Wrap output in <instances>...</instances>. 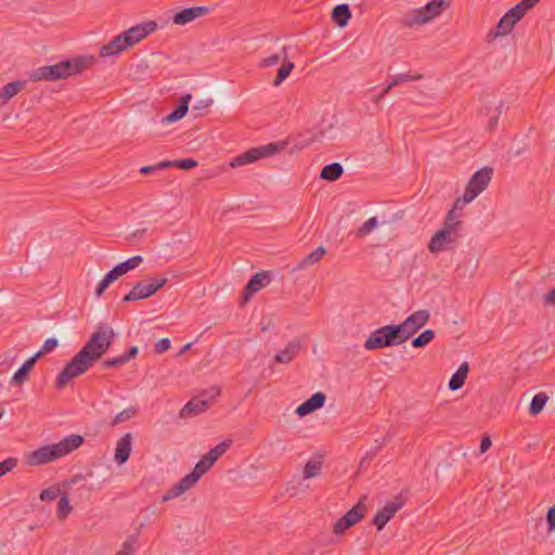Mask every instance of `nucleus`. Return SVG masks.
<instances>
[{
    "label": "nucleus",
    "instance_id": "obj_1",
    "mask_svg": "<svg viewBox=\"0 0 555 555\" xmlns=\"http://www.w3.org/2000/svg\"><path fill=\"white\" fill-rule=\"evenodd\" d=\"M93 61V56L79 55L53 65L41 66L31 72L30 79L33 81H56L65 79L69 76L81 73L83 69L88 68Z\"/></svg>",
    "mask_w": 555,
    "mask_h": 555
},
{
    "label": "nucleus",
    "instance_id": "obj_21",
    "mask_svg": "<svg viewBox=\"0 0 555 555\" xmlns=\"http://www.w3.org/2000/svg\"><path fill=\"white\" fill-rule=\"evenodd\" d=\"M301 349V343L299 339H294L287 344V346L281 350L274 358V362L278 363H289L293 361Z\"/></svg>",
    "mask_w": 555,
    "mask_h": 555
},
{
    "label": "nucleus",
    "instance_id": "obj_51",
    "mask_svg": "<svg viewBox=\"0 0 555 555\" xmlns=\"http://www.w3.org/2000/svg\"><path fill=\"white\" fill-rule=\"evenodd\" d=\"M17 465V460L15 457H8L7 460L0 462V477L11 472Z\"/></svg>",
    "mask_w": 555,
    "mask_h": 555
},
{
    "label": "nucleus",
    "instance_id": "obj_50",
    "mask_svg": "<svg viewBox=\"0 0 555 555\" xmlns=\"http://www.w3.org/2000/svg\"><path fill=\"white\" fill-rule=\"evenodd\" d=\"M387 441V438H383L382 441H378V440H375V446L372 447L365 454V456L362 459V462L361 464H363V462L365 460H372L373 457H375L377 455V453L379 452V450L382 449V447L386 443Z\"/></svg>",
    "mask_w": 555,
    "mask_h": 555
},
{
    "label": "nucleus",
    "instance_id": "obj_64",
    "mask_svg": "<svg viewBox=\"0 0 555 555\" xmlns=\"http://www.w3.org/2000/svg\"><path fill=\"white\" fill-rule=\"evenodd\" d=\"M541 0H521L520 2H522V4L528 9H532L538 2H540Z\"/></svg>",
    "mask_w": 555,
    "mask_h": 555
},
{
    "label": "nucleus",
    "instance_id": "obj_60",
    "mask_svg": "<svg viewBox=\"0 0 555 555\" xmlns=\"http://www.w3.org/2000/svg\"><path fill=\"white\" fill-rule=\"evenodd\" d=\"M83 479H85V476H83V475H81V474H77V475L73 476V477H72V479H70L69 481H66V482L64 483V486H66V487H72V486H74V485L79 483V482H80V481H82Z\"/></svg>",
    "mask_w": 555,
    "mask_h": 555
},
{
    "label": "nucleus",
    "instance_id": "obj_23",
    "mask_svg": "<svg viewBox=\"0 0 555 555\" xmlns=\"http://www.w3.org/2000/svg\"><path fill=\"white\" fill-rule=\"evenodd\" d=\"M26 85L24 80H15L0 89V106H4L13 96L21 92Z\"/></svg>",
    "mask_w": 555,
    "mask_h": 555
},
{
    "label": "nucleus",
    "instance_id": "obj_7",
    "mask_svg": "<svg viewBox=\"0 0 555 555\" xmlns=\"http://www.w3.org/2000/svg\"><path fill=\"white\" fill-rule=\"evenodd\" d=\"M450 7V0H431L426 5L412 10L404 15L408 26L422 25L430 22Z\"/></svg>",
    "mask_w": 555,
    "mask_h": 555
},
{
    "label": "nucleus",
    "instance_id": "obj_62",
    "mask_svg": "<svg viewBox=\"0 0 555 555\" xmlns=\"http://www.w3.org/2000/svg\"><path fill=\"white\" fill-rule=\"evenodd\" d=\"M157 167V170L167 169L169 167L175 166V160H163L160 163L155 164Z\"/></svg>",
    "mask_w": 555,
    "mask_h": 555
},
{
    "label": "nucleus",
    "instance_id": "obj_29",
    "mask_svg": "<svg viewBox=\"0 0 555 555\" xmlns=\"http://www.w3.org/2000/svg\"><path fill=\"white\" fill-rule=\"evenodd\" d=\"M143 262V257L140 255L133 256L127 259L124 262L118 263L114 267V270L117 271L119 276L126 274L127 272L134 270Z\"/></svg>",
    "mask_w": 555,
    "mask_h": 555
},
{
    "label": "nucleus",
    "instance_id": "obj_4",
    "mask_svg": "<svg viewBox=\"0 0 555 555\" xmlns=\"http://www.w3.org/2000/svg\"><path fill=\"white\" fill-rule=\"evenodd\" d=\"M215 463L206 454L196 463L195 467L191 473L185 475L176 485H173L167 493L163 496V501L167 502L171 499L178 498L185 491L191 489L199 478L207 473Z\"/></svg>",
    "mask_w": 555,
    "mask_h": 555
},
{
    "label": "nucleus",
    "instance_id": "obj_44",
    "mask_svg": "<svg viewBox=\"0 0 555 555\" xmlns=\"http://www.w3.org/2000/svg\"><path fill=\"white\" fill-rule=\"evenodd\" d=\"M59 346V340L54 337L48 338L41 349L35 353L40 359L43 354L52 352Z\"/></svg>",
    "mask_w": 555,
    "mask_h": 555
},
{
    "label": "nucleus",
    "instance_id": "obj_31",
    "mask_svg": "<svg viewBox=\"0 0 555 555\" xmlns=\"http://www.w3.org/2000/svg\"><path fill=\"white\" fill-rule=\"evenodd\" d=\"M504 107V102L502 100L499 101V103L495 105L494 108L486 107L485 114L489 116V122H488V129L493 130L499 121V117L502 114Z\"/></svg>",
    "mask_w": 555,
    "mask_h": 555
},
{
    "label": "nucleus",
    "instance_id": "obj_52",
    "mask_svg": "<svg viewBox=\"0 0 555 555\" xmlns=\"http://www.w3.org/2000/svg\"><path fill=\"white\" fill-rule=\"evenodd\" d=\"M197 166V162L193 158H182L175 160V167L182 170H190Z\"/></svg>",
    "mask_w": 555,
    "mask_h": 555
},
{
    "label": "nucleus",
    "instance_id": "obj_46",
    "mask_svg": "<svg viewBox=\"0 0 555 555\" xmlns=\"http://www.w3.org/2000/svg\"><path fill=\"white\" fill-rule=\"evenodd\" d=\"M60 488L59 486H52L47 489H43L40 493V500L41 501H53L60 495Z\"/></svg>",
    "mask_w": 555,
    "mask_h": 555
},
{
    "label": "nucleus",
    "instance_id": "obj_55",
    "mask_svg": "<svg viewBox=\"0 0 555 555\" xmlns=\"http://www.w3.org/2000/svg\"><path fill=\"white\" fill-rule=\"evenodd\" d=\"M351 526H347L345 522H344V517H340L335 524H334V527H333V531L335 534H341L344 533L347 529H349Z\"/></svg>",
    "mask_w": 555,
    "mask_h": 555
},
{
    "label": "nucleus",
    "instance_id": "obj_6",
    "mask_svg": "<svg viewBox=\"0 0 555 555\" xmlns=\"http://www.w3.org/2000/svg\"><path fill=\"white\" fill-rule=\"evenodd\" d=\"M405 340L401 333V328L397 324L382 326L367 337L364 343L366 350L382 349L392 346H399Z\"/></svg>",
    "mask_w": 555,
    "mask_h": 555
},
{
    "label": "nucleus",
    "instance_id": "obj_12",
    "mask_svg": "<svg viewBox=\"0 0 555 555\" xmlns=\"http://www.w3.org/2000/svg\"><path fill=\"white\" fill-rule=\"evenodd\" d=\"M429 312L427 310H418L409 315L402 323L397 324L401 328L403 339L406 341L420 328H422L429 320Z\"/></svg>",
    "mask_w": 555,
    "mask_h": 555
},
{
    "label": "nucleus",
    "instance_id": "obj_54",
    "mask_svg": "<svg viewBox=\"0 0 555 555\" xmlns=\"http://www.w3.org/2000/svg\"><path fill=\"white\" fill-rule=\"evenodd\" d=\"M171 346L170 339L165 337L155 344V353L160 354L167 351Z\"/></svg>",
    "mask_w": 555,
    "mask_h": 555
},
{
    "label": "nucleus",
    "instance_id": "obj_58",
    "mask_svg": "<svg viewBox=\"0 0 555 555\" xmlns=\"http://www.w3.org/2000/svg\"><path fill=\"white\" fill-rule=\"evenodd\" d=\"M544 305L555 306V287L544 296Z\"/></svg>",
    "mask_w": 555,
    "mask_h": 555
},
{
    "label": "nucleus",
    "instance_id": "obj_45",
    "mask_svg": "<svg viewBox=\"0 0 555 555\" xmlns=\"http://www.w3.org/2000/svg\"><path fill=\"white\" fill-rule=\"evenodd\" d=\"M421 78H422V76L418 74H416V75L400 74V75H397L393 78V80L389 83V88H395L396 86H398L402 82L414 81V80H418Z\"/></svg>",
    "mask_w": 555,
    "mask_h": 555
},
{
    "label": "nucleus",
    "instance_id": "obj_5",
    "mask_svg": "<svg viewBox=\"0 0 555 555\" xmlns=\"http://www.w3.org/2000/svg\"><path fill=\"white\" fill-rule=\"evenodd\" d=\"M115 336V332L111 326L100 324L82 349L98 362L107 352L114 343Z\"/></svg>",
    "mask_w": 555,
    "mask_h": 555
},
{
    "label": "nucleus",
    "instance_id": "obj_9",
    "mask_svg": "<svg viewBox=\"0 0 555 555\" xmlns=\"http://www.w3.org/2000/svg\"><path fill=\"white\" fill-rule=\"evenodd\" d=\"M282 149V145L270 143L258 147H253L247 152L236 156L230 165L232 167H240L246 164L254 163L260 158H266L274 155Z\"/></svg>",
    "mask_w": 555,
    "mask_h": 555
},
{
    "label": "nucleus",
    "instance_id": "obj_63",
    "mask_svg": "<svg viewBox=\"0 0 555 555\" xmlns=\"http://www.w3.org/2000/svg\"><path fill=\"white\" fill-rule=\"evenodd\" d=\"M156 170H157L156 165H153V166H144V167H142V168L140 169V172H141L142 175H149V173H152V172H154V171H156Z\"/></svg>",
    "mask_w": 555,
    "mask_h": 555
},
{
    "label": "nucleus",
    "instance_id": "obj_49",
    "mask_svg": "<svg viewBox=\"0 0 555 555\" xmlns=\"http://www.w3.org/2000/svg\"><path fill=\"white\" fill-rule=\"evenodd\" d=\"M463 199H464V194L455 201L452 209L448 214H452L454 216V218L460 219V217L462 216V210H463L464 206L470 203V202H463Z\"/></svg>",
    "mask_w": 555,
    "mask_h": 555
},
{
    "label": "nucleus",
    "instance_id": "obj_56",
    "mask_svg": "<svg viewBox=\"0 0 555 555\" xmlns=\"http://www.w3.org/2000/svg\"><path fill=\"white\" fill-rule=\"evenodd\" d=\"M546 521L548 525V531L555 530V506L548 508L546 514Z\"/></svg>",
    "mask_w": 555,
    "mask_h": 555
},
{
    "label": "nucleus",
    "instance_id": "obj_34",
    "mask_svg": "<svg viewBox=\"0 0 555 555\" xmlns=\"http://www.w3.org/2000/svg\"><path fill=\"white\" fill-rule=\"evenodd\" d=\"M517 22L514 21L513 17H509L508 12L505 13V15L499 21L498 23V31L495 33V36H504L512 31L515 24Z\"/></svg>",
    "mask_w": 555,
    "mask_h": 555
},
{
    "label": "nucleus",
    "instance_id": "obj_16",
    "mask_svg": "<svg viewBox=\"0 0 555 555\" xmlns=\"http://www.w3.org/2000/svg\"><path fill=\"white\" fill-rule=\"evenodd\" d=\"M270 281V275L266 271L256 273L254 276H251L243 291L244 301H248L255 293L267 286Z\"/></svg>",
    "mask_w": 555,
    "mask_h": 555
},
{
    "label": "nucleus",
    "instance_id": "obj_41",
    "mask_svg": "<svg viewBox=\"0 0 555 555\" xmlns=\"http://www.w3.org/2000/svg\"><path fill=\"white\" fill-rule=\"evenodd\" d=\"M137 542H138V534H131L122 543L121 550L118 551L116 553V555H132L134 553Z\"/></svg>",
    "mask_w": 555,
    "mask_h": 555
},
{
    "label": "nucleus",
    "instance_id": "obj_47",
    "mask_svg": "<svg viewBox=\"0 0 555 555\" xmlns=\"http://www.w3.org/2000/svg\"><path fill=\"white\" fill-rule=\"evenodd\" d=\"M529 10L522 4V2L517 3L515 7H513L511 10H508L509 17H513L514 21L518 22L520 21L524 15Z\"/></svg>",
    "mask_w": 555,
    "mask_h": 555
},
{
    "label": "nucleus",
    "instance_id": "obj_53",
    "mask_svg": "<svg viewBox=\"0 0 555 555\" xmlns=\"http://www.w3.org/2000/svg\"><path fill=\"white\" fill-rule=\"evenodd\" d=\"M134 414H135V409H133V408L126 409L115 416V418L113 421V425L126 422L129 418H131Z\"/></svg>",
    "mask_w": 555,
    "mask_h": 555
},
{
    "label": "nucleus",
    "instance_id": "obj_61",
    "mask_svg": "<svg viewBox=\"0 0 555 555\" xmlns=\"http://www.w3.org/2000/svg\"><path fill=\"white\" fill-rule=\"evenodd\" d=\"M491 447V439L489 437L482 438L480 442V453H485Z\"/></svg>",
    "mask_w": 555,
    "mask_h": 555
},
{
    "label": "nucleus",
    "instance_id": "obj_15",
    "mask_svg": "<svg viewBox=\"0 0 555 555\" xmlns=\"http://www.w3.org/2000/svg\"><path fill=\"white\" fill-rule=\"evenodd\" d=\"M209 12L210 8L204 5L186 8L172 16V23L176 25H186L198 17L207 15Z\"/></svg>",
    "mask_w": 555,
    "mask_h": 555
},
{
    "label": "nucleus",
    "instance_id": "obj_28",
    "mask_svg": "<svg viewBox=\"0 0 555 555\" xmlns=\"http://www.w3.org/2000/svg\"><path fill=\"white\" fill-rule=\"evenodd\" d=\"M344 172V168L339 163H332L325 165L320 173V178L326 181H336L338 180Z\"/></svg>",
    "mask_w": 555,
    "mask_h": 555
},
{
    "label": "nucleus",
    "instance_id": "obj_33",
    "mask_svg": "<svg viewBox=\"0 0 555 555\" xmlns=\"http://www.w3.org/2000/svg\"><path fill=\"white\" fill-rule=\"evenodd\" d=\"M547 400H548V397L546 393H544V392L537 393L530 402L529 413L531 415H538L545 406V403L547 402Z\"/></svg>",
    "mask_w": 555,
    "mask_h": 555
},
{
    "label": "nucleus",
    "instance_id": "obj_22",
    "mask_svg": "<svg viewBox=\"0 0 555 555\" xmlns=\"http://www.w3.org/2000/svg\"><path fill=\"white\" fill-rule=\"evenodd\" d=\"M128 48L130 47L126 42H124L121 33L100 49V56H115L118 55L120 52L127 50Z\"/></svg>",
    "mask_w": 555,
    "mask_h": 555
},
{
    "label": "nucleus",
    "instance_id": "obj_39",
    "mask_svg": "<svg viewBox=\"0 0 555 555\" xmlns=\"http://www.w3.org/2000/svg\"><path fill=\"white\" fill-rule=\"evenodd\" d=\"M287 57H288L287 47L284 46L280 53H275L268 57H264L260 64L262 67H271V66L276 65L281 60L284 61Z\"/></svg>",
    "mask_w": 555,
    "mask_h": 555
},
{
    "label": "nucleus",
    "instance_id": "obj_59",
    "mask_svg": "<svg viewBox=\"0 0 555 555\" xmlns=\"http://www.w3.org/2000/svg\"><path fill=\"white\" fill-rule=\"evenodd\" d=\"M138 352H139L138 347H137V346H132V347H131V348H130L126 353H124L122 356L125 357V359H126V361H127V363H128L131 359L135 358V356L138 354Z\"/></svg>",
    "mask_w": 555,
    "mask_h": 555
},
{
    "label": "nucleus",
    "instance_id": "obj_18",
    "mask_svg": "<svg viewBox=\"0 0 555 555\" xmlns=\"http://www.w3.org/2000/svg\"><path fill=\"white\" fill-rule=\"evenodd\" d=\"M325 400V395L321 391H318L297 406L296 414L299 415L300 417L307 416L313 413L314 411L321 409L324 405Z\"/></svg>",
    "mask_w": 555,
    "mask_h": 555
},
{
    "label": "nucleus",
    "instance_id": "obj_3",
    "mask_svg": "<svg viewBox=\"0 0 555 555\" xmlns=\"http://www.w3.org/2000/svg\"><path fill=\"white\" fill-rule=\"evenodd\" d=\"M94 363L95 361L81 348L57 375L55 388H65L73 378L86 373Z\"/></svg>",
    "mask_w": 555,
    "mask_h": 555
},
{
    "label": "nucleus",
    "instance_id": "obj_38",
    "mask_svg": "<svg viewBox=\"0 0 555 555\" xmlns=\"http://www.w3.org/2000/svg\"><path fill=\"white\" fill-rule=\"evenodd\" d=\"M435 338V332L433 330H425L417 337L412 339L411 345L414 348H423L427 346Z\"/></svg>",
    "mask_w": 555,
    "mask_h": 555
},
{
    "label": "nucleus",
    "instance_id": "obj_35",
    "mask_svg": "<svg viewBox=\"0 0 555 555\" xmlns=\"http://www.w3.org/2000/svg\"><path fill=\"white\" fill-rule=\"evenodd\" d=\"M462 225L463 222L460 219L454 218L452 214H448L441 229L453 234H460Z\"/></svg>",
    "mask_w": 555,
    "mask_h": 555
},
{
    "label": "nucleus",
    "instance_id": "obj_48",
    "mask_svg": "<svg viewBox=\"0 0 555 555\" xmlns=\"http://www.w3.org/2000/svg\"><path fill=\"white\" fill-rule=\"evenodd\" d=\"M126 363H127V361H126L125 357L121 354V356L103 361L102 366L104 369H112V367H119Z\"/></svg>",
    "mask_w": 555,
    "mask_h": 555
},
{
    "label": "nucleus",
    "instance_id": "obj_11",
    "mask_svg": "<svg viewBox=\"0 0 555 555\" xmlns=\"http://www.w3.org/2000/svg\"><path fill=\"white\" fill-rule=\"evenodd\" d=\"M460 234H453L442 229L438 230L430 238L428 250L438 254L442 250L454 249L457 246Z\"/></svg>",
    "mask_w": 555,
    "mask_h": 555
},
{
    "label": "nucleus",
    "instance_id": "obj_40",
    "mask_svg": "<svg viewBox=\"0 0 555 555\" xmlns=\"http://www.w3.org/2000/svg\"><path fill=\"white\" fill-rule=\"evenodd\" d=\"M73 511V506L69 503V500L66 494L61 496L57 503L56 515L59 519H65Z\"/></svg>",
    "mask_w": 555,
    "mask_h": 555
},
{
    "label": "nucleus",
    "instance_id": "obj_43",
    "mask_svg": "<svg viewBox=\"0 0 555 555\" xmlns=\"http://www.w3.org/2000/svg\"><path fill=\"white\" fill-rule=\"evenodd\" d=\"M378 224L377 218L372 217L369 220H366L357 231V235L359 237H363L367 234H370Z\"/></svg>",
    "mask_w": 555,
    "mask_h": 555
},
{
    "label": "nucleus",
    "instance_id": "obj_10",
    "mask_svg": "<svg viewBox=\"0 0 555 555\" xmlns=\"http://www.w3.org/2000/svg\"><path fill=\"white\" fill-rule=\"evenodd\" d=\"M168 280L166 278L163 279H154L151 283L145 284L143 282H138L132 289L124 296L122 300L125 302H130L134 300L150 298L155 295L163 286L167 284Z\"/></svg>",
    "mask_w": 555,
    "mask_h": 555
},
{
    "label": "nucleus",
    "instance_id": "obj_24",
    "mask_svg": "<svg viewBox=\"0 0 555 555\" xmlns=\"http://www.w3.org/2000/svg\"><path fill=\"white\" fill-rule=\"evenodd\" d=\"M38 356H33L29 359H27L22 366L14 373L11 384L13 385H21L24 382L28 379L29 372L35 366L36 362L38 361Z\"/></svg>",
    "mask_w": 555,
    "mask_h": 555
},
{
    "label": "nucleus",
    "instance_id": "obj_19",
    "mask_svg": "<svg viewBox=\"0 0 555 555\" xmlns=\"http://www.w3.org/2000/svg\"><path fill=\"white\" fill-rule=\"evenodd\" d=\"M132 450V435L125 434L118 441L115 449V461L118 465L125 464L130 456Z\"/></svg>",
    "mask_w": 555,
    "mask_h": 555
},
{
    "label": "nucleus",
    "instance_id": "obj_42",
    "mask_svg": "<svg viewBox=\"0 0 555 555\" xmlns=\"http://www.w3.org/2000/svg\"><path fill=\"white\" fill-rule=\"evenodd\" d=\"M321 469L320 461H309L304 467V478L310 479L317 477Z\"/></svg>",
    "mask_w": 555,
    "mask_h": 555
},
{
    "label": "nucleus",
    "instance_id": "obj_36",
    "mask_svg": "<svg viewBox=\"0 0 555 555\" xmlns=\"http://www.w3.org/2000/svg\"><path fill=\"white\" fill-rule=\"evenodd\" d=\"M294 69V63L284 60L282 65L280 66L278 70V75L275 79L273 80V86L278 87L280 86L291 74V72Z\"/></svg>",
    "mask_w": 555,
    "mask_h": 555
},
{
    "label": "nucleus",
    "instance_id": "obj_37",
    "mask_svg": "<svg viewBox=\"0 0 555 555\" xmlns=\"http://www.w3.org/2000/svg\"><path fill=\"white\" fill-rule=\"evenodd\" d=\"M231 444H232L231 439L223 440L219 444H217L215 448L210 449L206 455L208 457H210L214 463H216V461L228 451V449L231 447Z\"/></svg>",
    "mask_w": 555,
    "mask_h": 555
},
{
    "label": "nucleus",
    "instance_id": "obj_32",
    "mask_svg": "<svg viewBox=\"0 0 555 555\" xmlns=\"http://www.w3.org/2000/svg\"><path fill=\"white\" fill-rule=\"evenodd\" d=\"M120 276L117 274V271L114 270V268L107 272L104 278L99 282L96 288H95V295L96 297H100L103 295V293L106 291V288L116 280H118Z\"/></svg>",
    "mask_w": 555,
    "mask_h": 555
},
{
    "label": "nucleus",
    "instance_id": "obj_13",
    "mask_svg": "<svg viewBox=\"0 0 555 555\" xmlns=\"http://www.w3.org/2000/svg\"><path fill=\"white\" fill-rule=\"evenodd\" d=\"M157 28V24L154 21L143 22L133 27H130L128 30L122 33V40L129 47L140 42L150 34L154 33Z\"/></svg>",
    "mask_w": 555,
    "mask_h": 555
},
{
    "label": "nucleus",
    "instance_id": "obj_27",
    "mask_svg": "<svg viewBox=\"0 0 555 555\" xmlns=\"http://www.w3.org/2000/svg\"><path fill=\"white\" fill-rule=\"evenodd\" d=\"M468 363L464 362L461 364V366L457 369V371L451 376L449 380V388L451 390H457L463 387L465 379L467 378L468 374Z\"/></svg>",
    "mask_w": 555,
    "mask_h": 555
},
{
    "label": "nucleus",
    "instance_id": "obj_57",
    "mask_svg": "<svg viewBox=\"0 0 555 555\" xmlns=\"http://www.w3.org/2000/svg\"><path fill=\"white\" fill-rule=\"evenodd\" d=\"M214 103L212 99H202V100H198L194 106H193V109L194 111H203V109H206L207 107H209L211 104Z\"/></svg>",
    "mask_w": 555,
    "mask_h": 555
},
{
    "label": "nucleus",
    "instance_id": "obj_8",
    "mask_svg": "<svg viewBox=\"0 0 555 555\" xmlns=\"http://www.w3.org/2000/svg\"><path fill=\"white\" fill-rule=\"evenodd\" d=\"M493 175V168L486 166L477 170L469 179L463 202H473L479 194H481L489 185Z\"/></svg>",
    "mask_w": 555,
    "mask_h": 555
},
{
    "label": "nucleus",
    "instance_id": "obj_14",
    "mask_svg": "<svg viewBox=\"0 0 555 555\" xmlns=\"http://www.w3.org/2000/svg\"><path fill=\"white\" fill-rule=\"evenodd\" d=\"M404 501L401 496H396L393 501L388 502L373 518V524L380 531L393 515L403 506Z\"/></svg>",
    "mask_w": 555,
    "mask_h": 555
},
{
    "label": "nucleus",
    "instance_id": "obj_2",
    "mask_svg": "<svg viewBox=\"0 0 555 555\" xmlns=\"http://www.w3.org/2000/svg\"><path fill=\"white\" fill-rule=\"evenodd\" d=\"M83 443L80 435H70L57 443L43 446L27 455V464L38 466L59 460L73 451L77 450Z\"/></svg>",
    "mask_w": 555,
    "mask_h": 555
},
{
    "label": "nucleus",
    "instance_id": "obj_25",
    "mask_svg": "<svg viewBox=\"0 0 555 555\" xmlns=\"http://www.w3.org/2000/svg\"><path fill=\"white\" fill-rule=\"evenodd\" d=\"M366 506L363 504L362 500H360L352 508H350L343 517L344 522L347 526H354L359 522L365 514Z\"/></svg>",
    "mask_w": 555,
    "mask_h": 555
},
{
    "label": "nucleus",
    "instance_id": "obj_26",
    "mask_svg": "<svg viewBox=\"0 0 555 555\" xmlns=\"http://www.w3.org/2000/svg\"><path fill=\"white\" fill-rule=\"evenodd\" d=\"M332 18L339 27H345L351 18V11L349 5H336L332 11Z\"/></svg>",
    "mask_w": 555,
    "mask_h": 555
},
{
    "label": "nucleus",
    "instance_id": "obj_30",
    "mask_svg": "<svg viewBox=\"0 0 555 555\" xmlns=\"http://www.w3.org/2000/svg\"><path fill=\"white\" fill-rule=\"evenodd\" d=\"M326 254V249L323 246H319L317 249L308 254L296 267L297 270H301L308 266H312L319 262L322 257Z\"/></svg>",
    "mask_w": 555,
    "mask_h": 555
},
{
    "label": "nucleus",
    "instance_id": "obj_17",
    "mask_svg": "<svg viewBox=\"0 0 555 555\" xmlns=\"http://www.w3.org/2000/svg\"><path fill=\"white\" fill-rule=\"evenodd\" d=\"M210 405L209 399L203 397L192 398L180 411L181 418H189L205 412Z\"/></svg>",
    "mask_w": 555,
    "mask_h": 555
},
{
    "label": "nucleus",
    "instance_id": "obj_20",
    "mask_svg": "<svg viewBox=\"0 0 555 555\" xmlns=\"http://www.w3.org/2000/svg\"><path fill=\"white\" fill-rule=\"evenodd\" d=\"M191 99H192V95L190 93L182 95L178 107L175 111H172L170 114H168L166 117H164L162 122L165 125H168V124H172V122H176V121L182 119L189 111V104H190Z\"/></svg>",
    "mask_w": 555,
    "mask_h": 555
}]
</instances>
